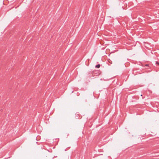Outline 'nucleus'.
Masks as SVG:
<instances>
[{
	"label": "nucleus",
	"mask_w": 159,
	"mask_h": 159,
	"mask_svg": "<svg viewBox=\"0 0 159 159\" xmlns=\"http://www.w3.org/2000/svg\"><path fill=\"white\" fill-rule=\"evenodd\" d=\"M100 64H98L95 66V67L97 68H99L100 67Z\"/></svg>",
	"instance_id": "obj_1"
},
{
	"label": "nucleus",
	"mask_w": 159,
	"mask_h": 159,
	"mask_svg": "<svg viewBox=\"0 0 159 159\" xmlns=\"http://www.w3.org/2000/svg\"><path fill=\"white\" fill-rule=\"evenodd\" d=\"M156 64H158L159 65V62L157 61H156Z\"/></svg>",
	"instance_id": "obj_2"
},
{
	"label": "nucleus",
	"mask_w": 159,
	"mask_h": 159,
	"mask_svg": "<svg viewBox=\"0 0 159 159\" xmlns=\"http://www.w3.org/2000/svg\"><path fill=\"white\" fill-rule=\"evenodd\" d=\"M146 66H148V64H147V65H146Z\"/></svg>",
	"instance_id": "obj_3"
}]
</instances>
